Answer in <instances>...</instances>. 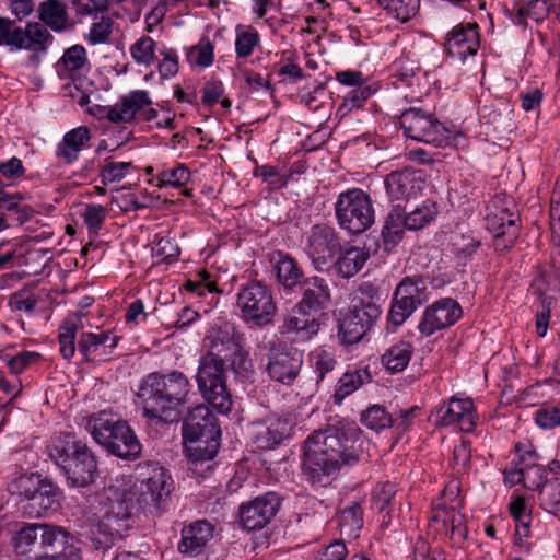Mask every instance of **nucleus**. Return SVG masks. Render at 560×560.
Returning <instances> with one entry per match:
<instances>
[{
    "mask_svg": "<svg viewBox=\"0 0 560 560\" xmlns=\"http://www.w3.org/2000/svg\"><path fill=\"white\" fill-rule=\"evenodd\" d=\"M311 362L316 373L317 381L324 380L325 375L334 371L337 361L335 354L327 349H316L311 353Z\"/></svg>",
    "mask_w": 560,
    "mask_h": 560,
    "instance_id": "6e6d98bb",
    "label": "nucleus"
},
{
    "mask_svg": "<svg viewBox=\"0 0 560 560\" xmlns=\"http://www.w3.org/2000/svg\"><path fill=\"white\" fill-rule=\"evenodd\" d=\"M156 43L149 36L140 37L130 46V54L138 65L151 66L155 58Z\"/></svg>",
    "mask_w": 560,
    "mask_h": 560,
    "instance_id": "3c124183",
    "label": "nucleus"
},
{
    "mask_svg": "<svg viewBox=\"0 0 560 560\" xmlns=\"http://www.w3.org/2000/svg\"><path fill=\"white\" fill-rule=\"evenodd\" d=\"M158 186L160 188L172 186L182 187L190 180V172L184 164L161 171L158 176Z\"/></svg>",
    "mask_w": 560,
    "mask_h": 560,
    "instance_id": "09e8293b",
    "label": "nucleus"
},
{
    "mask_svg": "<svg viewBox=\"0 0 560 560\" xmlns=\"http://www.w3.org/2000/svg\"><path fill=\"white\" fill-rule=\"evenodd\" d=\"M455 323V301L451 298L438 300L425 308L418 329L423 336H431Z\"/></svg>",
    "mask_w": 560,
    "mask_h": 560,
    "instance_id": "5701e85b",
    "label": "nucleus"
},
{
    "mask_svg": "<svg viewBox=\"0 0 560 560\" xmlns=\"http://www.w3.org/2000/svg\"><path fill=\"white\" fill-rule=\"evenodd\" d=\"M250 435L258 448L273 450L290 435V425L287 419L269 417L264 421L253 423Z\"/></svg>",
    "mask_w": 560,
    "mask_h": 560,
    "instance_id": "4be33fe9",
    "label": "nucleus"
},
{
    "mask_svg": "<svg viewBox=\"0 0 560 560\" xmlns=\"http://www.w3.org/2000/svg\"><path fill=\"white\" fill-rule=\"evenodd\" d=\"M131 166V162H107L100 173L102 183L107 185L109 183L120 182Z\"/></svg>",
    "mask_w": 560,
    "mask_h": 560,
    "instance_id": "680f3d73",
    "label": "nucleus"
},
{
    "mask_svg": "<svg viewBox=\"0 0 560 560\" xmlns=\"http://www.w3.org/2000/svg\"><path fill=\"white\" fill-rule=\"evenodd\" d=\"M39 20L43 25L50 27L55 32H61L67 27L68 14L66 5L58 0H47L39 4Z\"/></svg>",
    "mask_w": 560,
    "mask_h": 560,
    "instance_id": "f704fd0d",
    "label": "nucleus"
},
{
    "mask_svg": "<svg viewBox=\"0 0 560 560\" xmlns=\"http://www.w3.org/2000/svg\"><path fill=\"white\" fill-rule=\"evenodd\" d=\"M40 524H27L23 526L13 538L15 551L20 555L32 553L36 560V545L39 541Z\"/></svg>",
    "mask_w": 560,
    "mask_h": 560,
    "instance_id": "ea45409f",
    "label": "nucleus"
},
{
    "mask_svg": "<svg viewBox=\"0 0 560 560\" xmlns=\"http://www.w3.org/2000/svg\"><path fill=\"white\" fill-rule=\"evenodd\" d=\"M68 82L62 86L65 96L74 100L80 106H85L90 102L89 88L92 83L80 77L79 80H67Z\"/></svg>",
    "mask_w": 560,
    "mask_h": 560,
    "instance_id": "4d7b16f0",
    "label": "nucleus"
},
{
    "mask_svg": "<svg viewBox=\"0 0 560 560\" xmlns=\"http://www.w3.org/2000/svg\"><path fill=\"white\" fill-rule=\"evenodd\" d=\"M404 133L416 141L443 147L448 142L450 131L431 115L419 108L405 109L399 118Z\"/></svg>",
    "mask_w": 560,
    "mask_h": 560,
    "instance_id": "9b49d317",
    "label": "nucleus"
},
{
    "mask_svg": "<svg viewBox=\"0 0 560 560\" xmlns=\"http://www.w3.org/2000/svg\"><path fill=\"white\" fill-rule=\"evenodd\" d=\"M413 353V347L409 341H398L390 346L382 355V364L390 373L402 372Z\"/></svg>",
    "mask_w": 560,
    "mask_h": 560,
    "instance_id": "72a5a7b5",
    "label": "nucleus"
},
{
    "mask_svg": "<svg viewBox=\"0 0 560 560\" xmlns=\"http://www.w3.org/2000/svg\"><path fill=\"white\" fill-rule=\"evenodd\" d=\"M479 33L477 23L460 24L457 26V57L466 59L476 55L479 48Z\"/></svg>",
    "mask_w": 560,
    "mask_h": 560,
    "instance_id": "4c0bfd02",
    "label": "nucleus"
},
{
    "mask_svg": "<svg viewBox=\"0 0 560 560\" xmlns=\"http://www.w3.org/2000/svg\"><path fill=\"white\" fill-rule=\"evenodd\" d=\"M369 258V253L364 248L349 247L340 253L335 266L337 273L346 279L357 275Z\"/></svg>",
    "mask_w": 560,
    "mask_h": 560,
    "instance_id": "473e14b6",
    "label": "nucleus"
},
{
    "mask_svg": "<svg viewBox=\"0 0 560 560\" xmlns=\"http://www.w3.org/2000/svg\"><path fill=\"white\" fill-rule=\"evenodd\" d=\"M423 290L424 283L422 279L406 277L399 282L394 293L421 305V295Z\"/></svg>",
    "mask_w": 560,
    "mask_h": 560,
    "instance_id": "13d9d810",
    "label": "nucleus"
},
{
    "mask_svg": "<svg viewBox=\"0 0 560 560\" xmlns=\"http://www.w3.org/2000/svg\"><path fill=\"white\" fill-rule=\"evenodd\" d=\"M119 339L110 330L82 332L78 341L79 353L86 362H103L112 354Z\"/></svg>",
    "mask_w": 560,
    "mask_h": 560,
    "instance_id": "412c9836",
    "label": "nucleus"
},
{
    "mask_svg": "<svg viewBox=\"0 0 560 560\" xmlns=\"http://www.w3.org/2000/svg\"><path fill=\"white\" fill-rule=\"evenodd\" d=\"M70 534L62 527L40 524L36 560H81V550L69 542Z\"/></svg>",
    "mask_w": 560,
    "mask_h": 560,
    "instance_id": "4468645a",
    "label": "nucleus"
},
{
    "mask_svg": "<svg viewBox=\"0 0 560 560\" xmlns=\"http://www.w3.org/2000/svg\"><path fill=\"white\" fill-rule=\"evenodd\" d=\"M38 303V298L27 288L14 292L9 300L12 311L32 313Z\"/></svg>",
    "mask_w": 560,
    "mask_h": 560,
    "instance_id": "bf43d9fd",
    "label": "nucleus"
},
{
    "mask_svg": "<svg viewBox=\"0 0 560 560\" xmlns=\"http://www.w3.org/2000/svg\"><path fill=\"white\" fill-rule=\"evenodd\" d=\"M78 317L74 315L63 319L59 327V351L65 360H71L75 353V337L78 331Z\"/></svg>",
    "mask_w": 560,
    "mask_h": 560,
    "instance_id": "58836bf2",
    "label": "nucleus"
},
{
    "mask_svg": "<svg viewBox=\"0 0 560 560\" xmlns=\"http://www.w3.org/2000/svg\"><path fill=\"white\" fill-rule=\"evenodd\" d=\"M392 416L380 405L362 412L361 422L371 430L380 431L392 425Z\"/></svg>",
    "mask_w": 560,
    "mask_h": 560,
    "instance_id": "603ef678",
    "label": "nucleus"
},
{
    "mask_svg": "<svg viewBox=\"0 0 560 560\" xmlns=\"http://www.w3.org/2000/svg\"><path fill=\"white\" fill-rule=\"evenodd\" d=\"M438 214V209L434 202L425 201L411 211L404 210V220L407 230L418 231L423 229L432 222Z\"/></svg>",
    "mask_w": 560,
    "mask_h": 560,
    "instance_id": "79ce46f5",
    "label": "nucleus"
},
{
    "mask_svg": "<svg viewBox=\"0 0 560 560\" xmlns=\"http://www.w3.org/2000/svg\"><path fill=\"white\" fill-rule=\"evenodd\" d=\"M418 306L420 305L394 293L390 310L388 312V322L394 326L402 325L418 308Z\"/></svg>",
    "mask_w": 560,
    "mask_h": 560,
    "instance_id": "de8ad7c7",
    "label": "nucleus"
},
{
    "mask_svg": "<svg viewBox=\"0 0 560 560\" xmlns=\"http://www.w3.org/2000/svg\"><path fill=\"white\" fill-rule=\"evenodd\" d=\"M10 491L25 499L30 517H44L60 506L62 491L49 479L37 474L21 475L10 485Z\"/></svg>",
    "mask_w": 560,
    "mask_h": 560,
    "instance_id": "423d86ee",
    "label": "nucleus"
},
{
    "mask_svg": "<svg viewBox=\"0 0 560 560\" xmlns=\"http://www.w3.org/2000/svg\"><path fill=\"white\" fill-rule=\"evenodd\" d=\"M190 382L182 372L151 373L142 382L138 398L143 415L158 422L172 423L179 419V407L187 401Z\"/></svg>",
    "mask_w": 560,
    "mask_h": 560,
    "instance_id": "f03ea898",
    "label": "nucleus"
},
{
    "mask_svg": "<svg viewBox=\"0 0 560 560\" xmlns=\"http://www.w3.org/2000/svg\"><path fill=\"white\" fill-rule=\"evenodd\" d=\"M319 323L313 312H306L296 304L283 318L280 332L294 335L295 338L306 340L318 332Z\"/></svg>",
    "mask_w": 560,
    "mask_h": 560,
    "instance_id": "a878e982",
    "label": "nucleus"
},
{
    "mask_svg": "<svg viewBox=\"0 0 560 560\" xmlns=\"http://www.w3.org/2000/svg\"><path fill=\"white\" fill-rule=\"evenodd\" d=\"M244 343V334L233 323L220 320L210 328L205 338V346L208 348L205 355L225 361V358Z\"/></svg>",
    "mask_w": 560,
    "mask_h": 560,
    "instance_id": "f3484780",
    "label": "nucleus"
},
{
    "mask_svg": "<svg viewBox=\"0 0 560 560\" xmlns=\"http://www.w3.org/2000/svg\"><path fill=\"white\" fill-rule=\"evenodd\" d=\"M236 306L245 323H253L257 326L270 324L277 313L271 289L256 280L241 285Z\"/></svg>",
    "mask_w": 560,
    "mask_h": 560,
    "instance_id": "1a4fd4ad",
    "label": "nucleus"
},
{
    "mask_svg": "<svg viewBox=\"0 0 560 560\" xmlns=\"http://www.w3.org/2000/svg\"><path fill=\"white\" fill-rule=\"evenodd\" d=\"M259 43L260 36L254 27H243L241 25L236 27L235 54L237 58L249 57Z\"/></svg>",
    "mask_w": 560,
    "mask_h": 560,
    "instance_id": "37998d69",
    "label": "nucleus"
},
{
    "mask_svg": "<svg viewBox=\"0 0 560 560\" xmlns=\"http://www.w3.org/2000/svg\"><path fill=\"white\" fill-rule=\"evenodd\" d=\"M362 290L368 293V299L354 296L346 314L362 324L363 328L369 331L381 316L382 311L380 305L372 300L374 288L366 284Z\"/></svg>",
    "mask_w": 560,
    "mask_h": 560,
    "instance_id": "c85d7f7f",
    "label": "nucleus"
},
{
    "mask_svg": "<svg viewBox=\"0 0 560 560\" xmlns=\"http://www.w3.org/2000/svg\"><path fill=\"white\" fill-rule=\"evenodd\" d=\"M49 456L61 469L70 487H88L97 476L94 454L85 443L71 434L58 435L49 447Z\"/></svg>",
    "mask_w": 560,
    "mask_h": 560,
    "instance_id": "7ed1b4c3",
    "label": "nucleus"
},
{
    "mask_svg": "<svg viewBox=\"0 0 560 560\" xmlns=\"http://www.w3.org/2000/svg\"><path fill=\"white\" fill-rule=\"evenodd\" d=\"M361 456L357 431L328 428L313 432L304 442L302 471L313 483L322 482L343 466L354 465Z\"/></svg>",
    "mask_w": 560,
    "mask_h": 560,
    "instance_id": "f257e3e1",
    "label": "nucleus"
},
{
    "mask_svg": "<svg viewBox=\"0 0 560 560\" xmlns=\"http://www.w3.org/2000/svg\"><path fill=\"white\" fill-rule=\"evenodd\" d=\"M152 100L145 90H132L106 109L105 117L114 124L133 121L137 117L144 121L156 119L159 113L151 107Z\"/></svg>",
    "mask_w": 560,
    "mask_h": 560,
    "instance_id": "ddd939ff",
    "label": "nucleus"
},
{
    "mask_svg": "<svg viewBox=\"0 0 560 560\" xmlns=\"http://www.w3.org/2000/svg\"><path fill=\"white\" fill-rule=\"evenodd\" d=\"M431 521L441 523L445 528L450 527L451 534L455 532V513L453 508L447 509L442 500L434 502Z\"/></svg>",
    "mask_w": 560,
    "mask_h": 560,
    "instance_id": "69168bd1",
    "label": "nucleus"
},
{
    "mask_svg": "<svg viewBox=\"0 0 560 560\" xmlns=\"http://www.w3.org/2000/svg\"><path fill=\"white\" fill-rule=\"evenodd\" d=\"M213 526L206 520L196 521L182 529V539L178 542L179 552L188 556H198L213 537Z\"/></svg>",
    "mask_w": 560,
    "mask_h": 560,
    "instance_id": "cd10ccee",
    "label": "nucleus"
},
{
    "mask_svg": "<svg viewBox=\"0 0 560 560\" xmlns=\"http://www.w3.org/2000/svg\"><path fill=\"white\" fill-rule=\"evenodd\" d=\"M220 435L218 420L207 406L198 405L188 412L183 438L192 460L212 459L218 453Z\"/></svg>",
    "mask_w": 560,
    "mask_h": 560,
    "instance_id": "20e7f679",
    "label": "nucleus"
},
{
    "mask_svg": "<svg viewBox=\"0 0 560 560\" xmlns=\"http://www.w3.org/2000/svg\"><path fill=\"white\" fill-rule=\"evenodd\" d=\"M405 225L404 209L400 206L394 207L388 213L382 229L383 244L386 250H392L404 238Z\"/></svg>",
    "mask_w": 560,
    "mask_h": 560,
    "instance_id": "2f4dec72",
    "label": "nucleus"
},
{
    "mask_svg": "<svg viewBox=\"0 0 560 560\" xmlns=\"http://www.w3.org/2000/svg\"><path fill=\"white\" fill-rule=\"evenodd\" d=\"M486 228L495 237V247L509 248L518 237L520 220L516 205L511 196L495 195L486 208Z\"/></svg>",
    "mask_w": 560,
    "mask_h": 560,
    "instance_id": "6e6552de",
    "label": "nucleus"
},
{
    "mask_svg": "<svg viewBox=\"0 0 560 560\" xmlns=\"http://www.w3.org/2000/svg\"><path fill=\"white\" fill-rule=\"evenodd\" d=\"M305 249L316 268H320L340 250V243L332 228L316 224L307 236Z\"/></svg>",
    "mask_w": 560,
    "mask_h": 560,
    "instance_id": "6ab92c4d",
    "label": "nucleus"
},
{
    "mask_svg": "<svg viewBox=\"0 0 560 560\" xmlns=\"http://www.w3.org/2000/svg\"><path fill=\"white\" fill-rule=\"evenodd\" d=\"M162 56L159 63L160 75L162 79H170L178 72V56L173 49H164Z\"/></svg>",
    "mask_w": 560,
    "mask_h": 560,
    "instance_id": "774afa93",
    "label": "nucleus"
},
{
    "mask_svg": "<svg viewBox=\"0 0 560 560\" xmlns=\"http://www.w3.org/2000/svg\"><path fill=\"white\" fill-rule=\"evenodd\" d=\"M226 360L236 377L249 380L254 375V364L249 352L245 349V343L225 358V361Z\"/></svg>",
    "mask_w": 560,
    "mask_h": 560,
    "instance_id": "49530a36",
    "label": "nucleus"
},
{
    "mask_svg": "<svg viewBox=\"0 0 560 560\" xmlns=\"http://www.w3.org/2000/svg\"><path fill=\"white\" fill-rule=\"evenodd\" d=\"M302 366V355L298 350L279 346L271 349L266 371L278 383L290 385L298 377Z\"/></svg>",
    "mask_w": 560,
    "mask_h": 560,
    "instance_id": "a211bd4d",
    "label": "nucleus"
},
{
    "mask_svg": "<svg viewBox=\"0 0 560 560\" xmlns=\"http://www.w3.org/2000/svg\"><path fill=\"white\" fill-rule=\"evenodd\" d=\"M280 505L281 498L278 493L266 492L240 506V522L246 530L262 529L276 516Z\"/></svg>",
    "mask_w": 560,
    "mask_h": 560,
    "instance_id": "dca6fc26",
    "label": "nucleus"
},
{
    "mask_svg": "<svg viewBox=\"0 0 560 560\" xmlns=\"http://www.w3.org/2000/svg\"><path fill=\"white\" fill-rule=\"evenodd\" d=\"M480 246V241L471 234H462L457 240V265L466 266L472 260Z\"/></svg>",
    "mask_w": 560,
    "mask_h": 560,
    "instance_id": "052dcab7",
    "label": "nucleus"
},
{
    "mask_svg": "<svg viewBox=\"0 0 560 560\" xmlns=\"http://www.w3.org/2000/svg\"><path fill=\"white\" fill-rule=\"evenodd\" d=\"M173 490V479L159 464L147 466V477L137 487L138 503L150 510H160Z\"/></svg>",
    "mask_w": 560,
    "mask_h": 560,
    "instance_id": "2eb2a0df",
    "label": "nucleus"
},
{
    "mask_svg": "<svg viewBox=\"0 0 560 560\" xmlns=\"http://www.w3.org/2000/svg\"><path fill=\"white\" fill-rule=\"evenodd\" d=\"M397 20L408 21L419 9V0H377Z\"/></svg>",
    "mask_w": 560,
    "mask_h": 560,
    "instance_id": "8fccbe9b",
    "label": "nucleus"
},
{
    "mask_svg": "<svg viewBox=\"0 0 560 560\" xmlns=\"http://www.w3.org/2000/svg\"><path fill=\"white\" fill-rule=\"evenodd\" d=\"M535 421L542 429H553L560 425V407L542 406L536 411Z\"/></svg>",
    "mask_w": 560,
    "mask_h": 560,
    "instance_id": "0e129e2a",
    "label": "nucleus"
},
{
    "mask_svg": "<svg viewBox=\"0 0 560 560\" xmlns=\"http://www.w3.org/2000/svg\"><path fill=\"white\" fill-rule=\"evenodd\" d=\"M25 196L21 192L10 194L0 189V210L18 211L20 223L27 221L34 213L33 209L28 206H21ZM9 226L7 217L0 213V231Z\"/></svg>",
    "mask_w": 560,
    "mask_h": 560,
    "instance_id": "c9c22d12",
    "label": "nucleus"
},
{
    "mask_svg": "<svg viewBox=\"0 0 560 560\" xmlns=\"http://www.w3.org/2000/svg\"><path fill=\"white\" fill-rule=\"evenodd\" d=\"M214 46L208 37H202L199 43L192 46L188 51V60L192 65L207 68L213 62Z\"/></svg>",
    "mask_w": 560,
    "mask_h": 560,
    "instance_id": "5fc2aeb1",
    "label": "nucleus"
},
{
    "mask_svg": "<svg viewBox=\"0 0 560 560\" xmlns=\"http://www.w3.org/2000/svg\"><path fill=\"white\" fill-rule=\"evenodd\" d=\"M370 380L371 377L366 370L347 371L338 380L334 394L335 402L340 405L347 396L354 393L364 383L370 382Z\"/></svg>",
    "mask_w": 560,
    "mask_h": 560,
    "instance_id": "e433bc0d",
    "label": "nucleus"
},
{
    "mask_svg": "<svg viewBox=\"0 0 560 560\" xmlns=\"http://www.w3.org/2000/svg\"><path fill=\"white\" fill-rule=\"evenodd\" d=\"M113 32V21L109 18H102L101 21L91 25L88 40L92 45L103 44L108 40Z\"/></svg>",
    "mask_w": 560,
    "mask_h": 560,
    "instance_id": "e2e57ef3",
    "label": "nucleus"
},
{
    "mask_svg": "<svg viewBox=\"0 0 560 560\" xmlns=\"http://www.w3.org/2000/svg\"><path fill=\"white\" fill-rule=\"evenodd\" d=\"M82 218L89 230L96 233L106 218V209L101 205H88Z\"/></svg>",
    "mask_w": 560,
    "mask_h": 560,
    "instance_id": "338daca9",
    "label": "nucleus"
},
{
    "mask_svg": "<svg viewBox=\"0 0 560 560\" xmlns=\"http://www.w3.org/2000/svg\"><path fill=\"white\" fill-rule=\"evenodd\" d=\"M335 210L339 225L352 234L366 231L375 219L372 200L360 188L341 192L338 196Z\"/></svg>",
    "mask_w": 560,
    "mask_h": 560,
    "instance_id": "9d476101",
    "label": "nucleus"
},
{
    "mask_svg": "<svg viewBox=\"0 0 560 560\" xmlns=\"http://www.w3.org/2000/svg\"><path fill=\"white\" fill-rule=\"evenodd\" d=\"M338 336L342 343L353 345L359 342L368 332L358 320L352 319L346 313L340 314L338 319Z\"/></svg>",
    "mask_w": 560,
    "mask_h": 560,
    "instance_id": "c03bdc74",
    "label": "nucleus"
},
{
    "mask_svg": "<svg viewBox=\"0 0 560 560\" xmlns=\"http://www.w3.org/2000/svg\"><path fill=\"white\" fill-rule=\"evenodd\" d=\"M197 385L205 400L221 413L232 408V398L226 386L225 362L202 355L196 375Z\"/></svg>",
    "mask_w": 560,
    "mask_h": 560,
    "instance_id": "0eeeda50",
    "label": "nucleus"
},
{
    "mask_svg": "<svg viewBox=\"0 0 560 560\" xmlns=\"http://www.w3.org/2000/svg\"><path fill=\"white\" fill-rule=\"evenodd\" d=\"M278 282L285 289L293 290L303 282L304 273L298 261L288 254L278 253L275 262Z\"/></svg>",
    "mask_w": 560,
    "mask_h": 560,
    "instance_id": "7c9ffc66",
    "label": "nucleus"
},
{
    "mask_svg": "<svg viewBox=\"0 0 560 560\" xmlns=\"http://www.w3.org/2000/svg\"><path fill=\"white\" fill-rule=\"evenodd\" d=\"M86 430L100 445L122 459H137L141 454V444L129 425L106 412L91 416Z\"/></svg>",
    "mask_w": 560,
    "mask_h": 560,
    "instance_id": "39448f33",
    "label": "nucleus"
},
{
    "mask_svg": "<svg viewBox=\"0 0 560 560\" xmlns=\"http://www.w3.org/2000/svg\"><path fill=\"white\" fill-rule=\"evenodd\" d=\"M385 187L392 200L409 201L424 187L422 172L409 167L392 172L386 176Z\"/></svg>",
    "mask_w": 560,
    "mask_h": 560,
    "instance_id": "aec40b11",
    "label": "nucleus"
},
{
    "mask_svg": "<svg viewBox=\"0 0 560 560\" xmlns=\"http://www.w3.org/2000/svg\"><path fill=\"white\" fill-rule=\"evenodd\" d=\"M338 525L342 535L351 538L358 537L363 526L362 510L359 503L351 502L340 513Z\"/></svg>",
    "mask_w": 560,
    "mask_h": 560,
    "instance_id": "a19ab883",
    "label": "nucleus"
},
{
    "mask_svg": "<svg viewBox=\"0 0 560 560\" xmlns=\"http://www.w3.org/2000/svg\"><path fill=\"white\" fill-rule=\"evenodd\" d=\"M90 139L91 131L86 126H79L66 132L56 148V156L67 164L73 163Z\"/></svg>",
    "mask_w": 560,
    "mask_h": 560,
    "instance_id": "c756f323",
    "label": "nucleus"
},
{
    "mask_svg": "<svg viewBox=\"0 0 560 560\" xmlns=\"http://www.w3.org/2000/svg\"><path fill=\"white\" fill-rule=\"evenodd\" d=\"M300 285L302 287V299L298 303L300 308L317 314L330 303L331 293L326 279L313 276L304 279Z\"/></svg>",
    "mask_w": 560,
    "mask_h": 560,
    "instance_id": "393cba45",
    "label": "nucleus"
},
{
    "mask_svg": "<svg viewBox=\"0 0 560 560\" xmlns=\"http://www.w3.org/2000/svg\"><path fill=\"white\" fill-rule=\"evenodd\" d=\"M462 189L463 191L458 196L460 202L457 205V207L462 208L464 217L470 218L476 213L478 209L479 194L476 186H474V182L468 177L462 180Z\"/></svg>",
    "mask_w": 560,
    "mask_h": 560,
    "instance_id": "864d4df0",
    "label": "nucleus"
},
{
    "mask_svg": "<svg viewBox=\"0 0 560 560\" xmlns=\"http://www.w3.org/2000/svg\"><path fill=\"white\" fill-rule=\"evenodd\" d=\"M131 503L127 499L113 502L102 518L91 524V534L100 544L114 545L132 526Z\"/></svg>",
    "mask_w": 560,
    "mask_h": 560,
    "instance_id": "f8f14e48",
    "label": "nucleus"
},
{
    "mask_svg": "<svg viewBox=\"0 0 560 560\" xmlns=\"http://www.w3.org/2000/svg\"><path fill=\"white\" fill-rule=\"evenodd\" d=\"M54 36L47 27L39 22H28L24 27L19 26L15 31L13 50H27L32 58L46 52Z\"/></svg>",
    "mask_w": 560,
    "mask_h": 560,
    "instance_id": "b1692460",
    "label": "nucleus"
},
{
    "mask_svg": "<svg viewBox=\"0 0 560 560\" xmlns=\"http://www.w3.org/2000/svg\"><path fill=\"white\" fill-rule=\"evenodd\" d=\"M55 70L61 80H79L90 70L86 49L82 45L67 48L55 63Z\"/></svg>",
    "mask_w": 560,
    "mask_h": 560,
    "instance_id": "bb28decb",
    "label": "nucleus"
},
{
    "mask_svg": "<svg viewBox=\"0 0 560 560\" xmlns=\"http://www.w3.org/2000/svg\"><path fill=\"white\" fill-rule=\"evenodd\" d=\"M478 419L472 399L457 395V428L463 432H472Z\"/></svg>",
    "mask_w": 560,
    "mask_h": 560,
    "instance_id": "a18cd8bd",
    "label": "nucleus"
}]
</instances>
